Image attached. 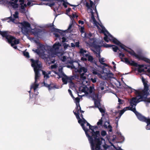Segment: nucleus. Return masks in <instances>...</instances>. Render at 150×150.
<instances>
[{
	"label": "nucleus",
	"instance_id": "obj_1",
	"mask_svg": "<svg viewBox=\"0 0 150 150\" xmlns=\"http://www.w3.org/2000/svg\"><path fill=\"white\" fill-rule=\"evenodd\" d=\"M142 80L144 86L143 90L141 92L135 89L133 90L134 91L135 94L136 95H138V96L140 97L139 98L141 99L143 97H144L145 96H147L149 94V91H148L149 86L148 84V81L146 80L143 77H142Z\"/></svg>",
	"mask_w": 150,
	"mask_h": 150
},
{
	"label": "nucleus",
	"instance_id": "obj_2",
	"mask_svg": "<svg viewBox=\"0 0 150 150\" xmlns=\"http://www.w3.org/2000/svg\"><path fill=\"white\" fill-rule=\"evenodd\" d=\"M88 140L91 144V150H100L102 141H105L103 138L98 137L94 139L90 137Z\"/></svg>",
	"mask_w": 150,
	"mask_h": 150
},
{
	"label": "nucleus",
	"instance_id": "obj_3",
	"mask_svg": "<svg viewBox=\"0 0 150 150\" xmlns=\"http://www.w3.org/2000/svg\"><path fill=\"white\" fill-rule=\"evenodd\" d=\"M79 53L81 56L83 57L81 58V60L83 62H86L87 60L91 63L93 62L94 58L92 56L90 55V54L86 50L83 48L80 49Z\"/></svg>",
	"mask_w": 150,
	"mask_h": 150
},
{
	"label": "nucleus",
	"instance_id": "obj_4",
	"mask_svg": "<svg viewBox=\"0 0 150 150\" xmlns=\"http://www.w3.org/2000/svg\"><path fill=\"white\" fill-rule=\"evenodd\" d=\"M112 41L114 43L119 46L122 49H123L124 50L128 52L131 55L135 57L137 54L133 50L130 48H129V49L131 50V51L128 50L127 49L125 48V47H126L125 46L121 43L116 39L115 38H113Z\"/></svg>",
	"mask_w": 150,
	"mask_h": 150
},
{
	"label": "nucleus",
	"instance_id": "obj_5",
	"mask_svg": "<svg viewBox=\"0 0 150 150\" xmlns=\"http://www.w3.org/2000/svg\"><path fill=\"white\" fill-rule=\"evenodd\" d=\"M132 106L131 107H128L127 108V109H128V110L133 111L135 114L138 119L139 120L144 121H146L147 122L149 123L150 122V120H146V118L137 111L135 107L133 108V105H132V106Z\"/></svg>",
	"mask_w": 150,
	"mask_h": 150
},
{
	"label": "nucleus",
	"instance_id": "obj_6",
	"mask_svg": "<svg viewBox=\"0 0 150 150\" xmlns=\"http://www.w3.org/2000/svg\"><path fill=\"white\" fill-rule=\"evenodd\" d=\"M0 34L3 38H5V40L8 42L9 43L13 42V40L15 39L14 37L8 35V32L7 31H2L0 30Z\"/></svg>",
	"mask_w": 150,
	"mask_h": 150
},
{
	"label": "nucleus",
	"instance_id": "obj_7",
	"mask_svg": "<svg viewBox=\"0 0 150 150\" xmlns=\"http://www.w3.org/2000/svg\"><path fill=\"white\" fill-rule=\"evenodd\" d=\"M86 126H88L89 127V129H88L89 131H88V132H90L91 134V135H90V136L91 137L94 139L100 137H99L100 136V131H96L95 132L93 131V129H91V127H92V126L87 122H86Z\"/></svg>",
	"mask_w": 150,
	"mask_h": 150
},
{
	"label": "nucleus",
	"instance_id": "obj_8",
	"mask_svg": "<svg viewBox=\"0 0 150 150\" xmlns=\"http://www.w3.org/2000/svg\"><path fill=\"white\" fill-rule=\"evenodd\" d=\"M21 31L23 33L28 34L29 32L28 28L30 27V25L28 22L24 21L20 23Z\"/></svg>",
	"mask_w": 150,
	"mask_h": 150
},
{
	"label": "nucleus",
	"instance_id": "obj_9",
	"mask_svg": "<svg viewBox=\"0 0 150 150\" xmlns=\"http://www.w3.org/2000/svg\"><path fill=\"white\" fill-rule=\"evenodd\" d=\"M78 122L79 124H81L83 129L85 131L86 135L88 138V139H90V137H91L90 136V135L88 133V131H89V130L87 128H86L84 126V124L86 123L87 121L84 118H83L82 120L81 119L79 120Z\"/></svg>",
	"mask_w": 150,
	"mask_h": 150
},
{
	"label": "nucleus",
	"instance_id": "obj_10",
	"mask_svg": "<svg viewBox=\"0 0 150 150\" xmlns=\"http://www.w3.org/2000/svg\"><path fill=\"white\" fill-rule=\"evenodd\" d=\"M124 59L125 60V62L126 64L135 67H138V69H142V67H144L143 65L138 64L137 63L135 62L134 61L132 60H131V61H129L127 58H124Z\"/></svg>",
	"mask_w": 150,
	"mask_h": 150
},
{
	"label": "nucleus",
	"instance_id": "obj_11",
	"mask_svg": "<svg viewBox=\"0 0 150 150\" xmlns=\"http://www.w3.org/2000/svg\"><path fill=\"white\" fill-rule=\"evenodd\" d=\"M30 62L31 63V66L33 67L34 70L39 69L41 67V65L39 63V60L38 59L35 60L33 59H30Z\"/></svg>",
	"mask_w": 150,
	"mask_h": 150
},
{
	"label": "nucleus",
	"instance_id": "obj_12",
	"mask_svg": "<svg viewBox=\"0 0 150 150\" xmlns=\"http://www.w3.org/2000/svg\"><path fill=\"white\" fill-rule=\"evenodd\" d=\"M100 26L102 29L101 32L103 33L104 35L105 36L103 38V39L105 42H109V40H108V36L106 33L108 34H109V32L106 30L105 27L103 25H100Z\"/></svg>",
	"mask_w": 150,
	"mask_h": 150
},
{
	"label": "nucleus",
	"instance_id": "obj_13",
	"mask_svg": "<svg viewBox=\"0 0 150 150\" xmlns=\"http://www.w3.org/2000/svg\"><path fill=\"white\" fill-rule=\"evenodd\" d=\"M135 57L137 58L139 60H142L150 64V60L142 55L137 54Z\"/></svg>",
	"mask_w": 150,
	"mask_h": 150
},
{
	"label": "nucleus",
	"instance_id": "obj_14",
	"mask_svg": "<svg viewBox=\"0 0 150 150\" xmlns=\"http://www.w3.org/2000/svg\"><path fill=\"white\" fill-rule=\"evenodd\" d=\"M141 101H142L141 100V99L140 98L137 99V97L132 98L130 100V105L131 106H132V105H136L137 103H138Z\"/></svg>",
	"mask_w": 150,
	"mask_h": 150
},
{
	"label": "nucleus",
	"instance_id": "obj_15",
	"mask_svg": "<svg viewBox=\"0 0 150 150\" xmlns=\"http://www.w3.org/2000/svg\"><path fill=\"white\" fill-rule=\"evenodd\" d=\"M42 30L41 29L38 28H35L34 29H31V32L35 36L38 37L40 35V33L42 32Z\"/></svg>",
	"mask_w": 150,
	"mask_h": 150
},
{
	"label": "nucleus",
	"instance_id": "obj_16",
	"mask_svg": "<svg viewBox=\"0 0 150 150\" xmlns=\"http://www.w3.org/2000/svg\"><path fill=\"white\" fill-rule=\"evenodd\" d=\"M18 0H15L14 2L11 1H9L8 4L10 6H11L13 8L16 9L18 7V5L17 3Z\"/></svg>",
	"mask_w": 150,
	"mask_h": 150
},
{
	"label": "nucleus",
	"instance_id": "obj_17",
	"mask_svg": "<svg viewBox=\"0 0 150 150\" xmlns=\"http://www.w3.org/2000/svg\"><path fill=\"white\" fill-rule=\"evenodd\" d=\"M77 71L79 73V74H81V73L82 72L85 73L87 72V69L86 68L84 67L80 66L79 67H78Z\"/></svg>",
	"mask_w": 150,
	"mask_h": 150
},
{
	"label": "nucleus",
	"instance_id": "obj_18",
	"mask_svg": "<svg viewBox=\"0 0 150 150\" xmlns=\"http://www.w3.org/2000/svg\"><path fill=\"white\" fill-rule=\"evenodd\" d=\"M39 69H36L34 70L35 72V83H37L38 81V79H39L40 77V74L39 71Z\"/></svg>",
	"mask_w": 150,
	"mask_h": 150
},
{
	"label": "nucleus",
	"instance_id": "obj_19",
	"mask_svg": "<svg viewBox=\"0 0 150 150\" xmlns=\"http://www.w3.org/2000/svg\"><path fill=\"white\" fill-rule=\"evenodd\" d=\"M91 18L92 19L93 22L95 24V25L97 26L98 28H99V26L98 25V24L99 25H100L99 24V23H98L96 21L94 16V13L93 12L92 10L91 9Z\"/></svg>",
	"mask_w": 150,
	"mask_h": 150
},
{
	"label": "nucleus",
	"instance_id": "obj_20",
	"mask_svg": "<svg viewBox=\"0 0 150 150\" xmlns=\"http://www.w3.org/2000/svg\"><path fill=\"white\" fill-rule=\"evenodd\" d=\"M54 31L57 33H59L60 34V35L62 36H64L65 35V31H62L60 29L55 28H54Z\"/></svg>",
	"mask_w": 150,
	"mask_h": 150
},
{
	"label": "nucleus",
	"instance_id": "obj_21",
	"mask_svg": "<svg viewBox=\"0 0 150 150\" xmlns=\"http://www.w3.org/2000/svg\"><path fill=\"white\" fill-rule=\"evenodd\" d=\"M68 79V76L65 74H63V77H62V80L64 84H67V82H69Z\"/></svg>",
	"mask_w": 150,
	"mask_h": 150
},
{
	"label": "nucleus",
	"instance_id": "obj_22",
	"mask_svg": "<svg viewBox=\"0 0 150 150\" xmlns=\"http://www.w3.org/2000/svg\"><path fill=\"white\" fill-rule=\"evenodd\" d=\"M92 44L93 46L97 52L100 51V46L99 45L96 44L94 42H93Z\"/></svg>",
	"mask_w": 150,
	"mask_h": 150
},
{
	"label": "nucleus",
	"instance_id": "obj_23",
	"mask_svg": "<svg viewBox=\"0 0 150 150\" xmlns=\"http://www.w3.org/2000/svg\"><path fill=\"white\" fill-rule=\"evenodd\" d=\"M94 104L95 107L97 108H98L100 106V101L97 99H95L94 100Z\"/></svg>",
	"mask_w": 150,
	"mask_h": 150
},
{
	"label": "nucleus",
	"instance_id": "obj_24",
	"mask_svg": "<svg viewBox=\"0 0 150 150\" xmlns=\"http://www.w3.org/2000/svg\"><path fill=\"white\" fill-rule=\"evenodd\" d=\"M61 46V44L59 42H56L53 45V47L55 50H58Z\"/></svg>",
	"mask_w": 150,
	"mask_h": 150
},
{
	"label": "nucleus",
	"instance_id": "obj_25",
	"mask_svg": "<svg viewBox=\"0 0 150 150\" xmlns=\"http://www.w3.org/2000/svg\"><path fill=\"white\" fill-rule=\"evenodd\" d=\"M91 97L92 98L93 100H94L95 99L98 98V94H96L94 92L92 93Z\"/></svg>",
	"mask_w": 150,
	"mask_h": 150
},
{
	"label": "nucleus",
	"instance_id": "obj_26",
	"mask_svg": "<svg viewBox=\"0 0 150 150\" xmlns=\"http://www.w3.org/2000/svg\"><path fill=\"white\" fill-rule=\"evenodd\" d=\"M49 2H50V3H43V4L48 5L50 7H52L55 5V3L54 2V1Z\"/></svg>",
	"mask_w": 150,
	"mask_h": 150
},
{
	"label": "nucleus",
	"instance_id": "obj_27",
	"mask_svg": "<svg viewBox=\"0 0 150 150\" xmlns=\"http://www.w3.org/2000/svg\"><path fill=\"white\" fill-rule=\"evenodd\" d=\"M42 74L44 75V78H46V79H47L50 78L49 74H50V73H48L47 74L46 72L42 70Z\"/></svg>",
	"mask_w": 150,
	"mask_h": 150
},
{
	"label": "nucleus",
	"instance_id": "obj_28",
	"mask_svg": "<svg viewBox=\"0 0 150 150\" xmlns=\"http://www.w3.org/2000/svg\"><path fill=\"white\" fill-rule=\"evenodd\" d=\"M145 96V97H144V96L141 99V100L142 101H144L150 103V98H147V96Z\"/></svg>",
	"mask_w": 150,
	"mask_h": 150
},
{
	"label": "nucleus",
	"instance_id": "obj_29",
	"mask_svg": "<svg viewBox=\"0 0 150 150\" xmlns=\"http://www.w3.org/2000/svg\"><path fill=\"white\" fill-rule=\"evenodd\" d=\"M107 74L108 76L110 78H112L114 76V74L111 72H110V71L108 69L107 72H105Z\"/></svg>",
	"mask_w": 150,
	"mask_h": 150
},
{
	"label": "nucleus",
	"instance_id": "obj_30",
	"mask_svg": "<svg viewBox=\"0 0 150 150\" xmlns=\"http://www.w3.org/2000/svg\"><path fill=\"white\" fill-rule=\"evenodd\" d=\"M68 79L69 80V82H70L71 85L73 86H74V83L72 81V80L74 79V78L73 76H71V77H68Z\"/></svg>",
	"mask_w": 150,
	"mask_h": 150
},
{
	"label": "nucleus",
	"instance_id": "obj_31",
	"mask_svg": "<svg viewBox=\"0 0 150 150\" xmlns=\"http://www.w3.org/2000/svg\"><path fill=\"white\" fill-rule=\"evenodd\" d=\"M55 74H57L58 76L57 77V78L58 79L61 78H62L63 76V74H64L63 72H61L60 74L58 72H55Z\"/></svg>",
	"mask_w": 150,
	"mask_h": 150
},
{
	"label": "nucleus",
	"instance_id": "obj_32",
	"mask_svg": "<svg viewBox=\"0 0 150 150\" xmlns=\"http://www.w3.org/2000/svg\"><path fill=\"white\" fill-rule=\"evenodd\" d=\"M81 107L80 105L79 106V105H76V106L75 108V112L79 113V112L80 111V110H81Z\"/></svg>",
	"mask_w": 150,
	"mask_h": 150
},
{
	"label": "nucleus",
	"instance_id": "obj_33",
	"mask_svg": "<svg viewBox=\"0 0 150 150\" xmlns=\"http://www.w3.org/2000/svg\"><path fill=\"white\" fill-rule=\"evenodd\" d=\"M112 49L113 51L115 52H117V50H119V51L120 52H121V51L120 50H119L118 47L114 45V46L112 47Z\"/></svg>",
	"mask_w": 150,
	"mask_h": 150
},
{
	"label": "nucleus",
	"instance_id": "obj_34",
	"mask_svg": "<svg viewBox=\"0 0 150 150\" xmlns=\"http://www.w3.org/2000/svg\"><path fill=\"white\" fill-rule=\"evenodd\" d=\"M119 57L121 59V61L123 62H125V61H124L123 60V59L122 58L123 57H125V54L122 53L121 52L119 53Z\"/></svg>",
	"mask_w": 150,
	"mask_h": 150
},
{
	"label": "nucleus",
	"instance_id": "obj_35",
	"mask_svg": "<svg viewBox=\"0 0 150 150\" xmlns=\"http://www.w3.org/2000/svg\"><path fill=\"white\" fill-rule=\"evenodd\" d=\"M98 53L97 51H93V52L96 55V56L98 58H100V51L98 52Z\"/></svg>",
	"mask_w": 150,
	"mask_h": 150
},
{
	"label": "nucleus",
	"instance_id": "obj_36",
	"mask_svg": "<svg viewBox=\"0 0 150 150\" xmlns=\"http://www.w3.org/2000/svg\"><path fill=\"white\" fill-rule=\"evenodd\" d=\"M80 74L81 79L83 80H85L86 78V76H84L85 73H81V74Z\"/></svg>",
	"mask_w": 150,
	"mask_h": 150
},
{
	"label": "nucleus",
	"instance_id": "obj_37",
	"mask_svg": "<svg viewBox=\"0 0 150 150\" xmlns=\"http://www.w3.org/2000/svg\"><path fill=\"white\" fill-rule=\"evenodd\" d=\"M127 107H125L124 108L123 110L120 111V112L119 114L120 116H122V115L127 110Z\"/></svg>",
	"mask_w": 150,
	"mask_h": 150
},
{
	"label": "nucleus",
	"instance_id": "obj_38",
	"mask_svg": "<svg viewBox=\"0 0 150 150\" xmlns=\"http://www.w3.org/2000/svg\"><path fill=\"white\" fill-rule=\"evenodd\" d=\"M68 63L71 65L70 67V66L68 65L67 66V67L69 68L71 67L72 68H74V65L73 64V62L72 61H70L68 62Z\"/></svg>",
	"mask_w": 150,
	"mask_h": 150
},
{
	"label": "nucleus",
	"instance_id": "obj_39",
	"mask_svg": "<svg viewBox=\"0 0 150 150\" xmlns=\"http://www.w3.org/2000/svg\"><path fill=\"white\" fill-rule=\"evenodd\" d=\"M80 98L78 97H77L75 99V103L76 104V105H79V102H80Z\"/></svg>",
	"mask_w": 150,
	"mask_h": 150
},
{
	"label": "nucleus",
	"instance_id": "obj_40",
	"mask_svg": "<svg viewBox=\"0 0 150 150\" xmlns=\"http://www.w3.org/2000/svg\"><path fill=\"white\" fill-rule=\"evenodd\" d=\"M73 112H74V114L75 115L76 118L78 120H79L81 119L79 117V113L74 112V110L73 111Z\"/></svg>",
	"mask_w": 150,
	"mask_h": 150
},
{
	"label": "nucleus",
	"instance_id": "obj_41",
	"mask_svg": "<svg viewBox=\"0 0 150 150\" xmlns=\"http://www.w3.org/2000/svg\"><path fill=\"white\" fill-rule=\"evenodd\" d=\"M23 55L25 56L26 57L29 58L30 57V56L29 53L28 52H23Z\"/></svg>",
	"mask_w": 150,
	"mask_h": 150
},
{
	"label": "nucleus",
	"instance_id": "obj_42",
	"mask_svg": "<svg viewBox=\"0 0 150 150\" xmlns=\"http://www.w3.org/2000/svg\"><path fill=\"white\" fill-rule=\"evenodd\" d=\"M108 39L110 41L112 40L114 38L109 33V34H108Z\"/></svg>",
	"mask_w": 150,
	"mask_h": 150
},
{
	"label": "nucleus",
	"instance_id": "obj_43",
	"mask_svg": "<svg viewBox=\"0 0 150 150\" xmlns=\"http://www.w3.org/2000/svg\"><path fill=\"white\" fill-rule=\"evenodd\" d=\"M18 14H19V13L18 11H16L15 12V13L13 15V16L15 18H18Z\"/></svg>",
	"mask_w": 150,
	"mask_h": 150
},
{
	"label": "nucleus",
	"instance_id": "obj_44",
	"mask_svg": "<svg viewBox=\"0 0 150 150\" xmlns=\"http://www.w3.org/2000/svg\"><path fill=\"white\" fill-rule=\"evenodd\" d=\"M133 90H134V89L132 88L131 87H129L127 91L129 93H131L132 92H134V91Z\"/></svg>",
	"mask_w": 150,
	"mask_h": 150
},
{
	"label": "nucleus",
	"instance_id": "obj_45",
	"mask_svg": "<svg viewBox=\"0 0 150 150\" xmlns=\"http://www.w3.org/2000/svg\"><path fill=\"white\" fill-rule=\"evenodd\" d=\"M93 87L92 86H90L88 91L91 94L92 93H93Z\"/></svg>",
	"mask_w": 150,
	"mask_h": 150
},
{
	"label": "nucleus",
	"instance_id": "obj_46",
	"mask_svg": "<svg viewBox=\"0 0 150 150\" xmlns=\"http://www.w3.org/2000/svg\"><path fill=\"white\" fill-rule=\"evenodd\" d=\"M104 47H106V48H108V47H112L114 46L113 45H109L108 44H105V45H104Z\"/></svg>",
	"mask_w": 150,
	"mask_h": 150
},
{
	"label": "nucleus",
	"instance_id": "obj_47",
	"mask_svg": "<svg viewBox=\"0 0 150 150\" xmlns=\"http://www.w3.org/2000/svg\"><path fill=\"white\" fill-rule=\"evenodd\" d=\"M39 85V84H37L35 83V84L33 86V88L34 91H35L38 87Z\"/></svg>",
	"mask_w": 150,
	"mask_h": 150
},
{
	"label": "nucleus",
	"instance_id": "obj_48",
	"mask_svg": "<svg viewBox=\"0 0 150 150\" xmlns=\"http://www.w3.org/2000/svg\"><path fill=\"white\" fill-rule=\"evenodd\" d=\"M106 132L105 130H103L101 132V134L103 137H104L106 134Z\"/></svg>",
	"mask_w": 150,
	"mask_h": 150
},
{
	"label": "nucleus",
	"instance_id": "obj_49",
	"mask_svg": "<svg viewBox=\"0 0 150 150\" xmlns=\"http://www.w3.org/2000/svg\"><path fill=\"white\" fill-rule=\"evenodd\" d=\"M100 111V112L101 113H104L105 112V110L104 109H103L102 108L100 107H99L98 108Z\"/></svg>",
	"mask_w": 150,
	"mask_h": 150
},
{
	"label": "nucleus",
	"instance_id": "obj_50",
	"mask_svg": "<svg viewBox=\"0 0 150 150\" xmlns=\"http://www.w3.org/2000/svg\"><path fill=\"white\" fill-rule=\"evenodd\" d=\"M102 118L100 119L99 120V121L97 122V125H101L102 124L103 120H102Z\"/></svg>",
	"mask_w": 150,
	"mask_h": 150
},
{
	"label": "nucleus",
	"instance_id": "obj_51",
	"mask_svg": "<svg viewBox=\"0 0 150 150\" xmlns=\"http://www.w3.org/2000/svg\"><path fill=\"white\" fill-rule=\"evenodd\" d=\"M99 60L100 62L102 64L103 63V62H104V59L103 58H99Z\"/></svg>",
	"mask_w": 150,
	"mask_h": 150
},
{
	"label": "nucleus",
	"instance_id": "obj_52",
	"mask_svg": "<svg viewBox=\"0 0 150 150\" xmlns=\"http://www.w3.org/2000/svg\"><path fill=\"white\" fill-rule=\"evenodd\" d=\"M13 42L15 44H19L20 42L19 40L18 39H15L13 41Z\"/></svg>",
	"mask_w": 150,
	"mask_h": 150
},
{
	"label": "nucleus",
	"instance_id": "obj_53",
	"mask_svg": "<svg viewBox=\"0 0 150 150\" xmlns=\"http://www.w3.org/2000/svg\"><path fill=\"white\" fill-rule=\"evenodd\" d=\"M118 102L119 103H118L119 105L123 104L124 103V101L119 98L118 99Z\"/></svg>",
	"mask_w": 150,
	"mask_h": 150
},
{
	"label": "nucleus",
	"instance_id": "obj_54",
	"mask_svg": "<svg viewBox=\"0 0 150 150\" xmlns=\"http://www.w3.org/2000/svg\"><path fill=\"white\" fill-rule=\"evenodd\" d=\"M33 51H34L35 52L37 53L38 54H39L40 52V51L38 49H36L35 50H33Z\"/></svg>",
	"mask_w": 150,
	"mask_h": 150
},
{
	"label": "nucleus",
	"instance_id": "obj_55",
	"mask_svg": "<svg viewBox=\"0 0 150 150\" xmlns=\"http://www.w3.org/2000/svg\"><path fill=\"white\" fill-rule=\"evenodd\" d=\"M63 46L64 49H66L69 46V45L67 44L66 43H64L63 44Z\"/></svg>",
	"mask_w": 150,
	"mask_h": 150
},
{
	"label": "nucleus",
	"instance_id": "obj_56",
	"mask_svg": "<svg viewBox=\"0 0 150 150\" xmlns=\"http://www.w3.org/2000/svg\"><path fill=\"white\" fill-rule=\"evenodd\" d=\"M84 28L83 27H81L80 28V31L82 33H84Z\"/></svg>",
	"mask_w": 150,
	"mask_h": 150
},
{
	"label": "nucleus",
	"instance_id": "obj_57",
	"mask_svg": "<svg viewBox=\"0 0 150 150\" xmlns=\"http://www.w3.org/2000/svg\"><path fill=\"white\" fill-rule=\"evenodd\" d=\"M68 91L69 93V94L71 95V96L73 98H74V96L72 93L70 89H68Z\"/></svg>",
	"mask_w": 150,
	"mask_h": 150
},
{
	"label": "nucleus",
	"instance_id": "obj_58",
	"mask_svg": "<svg viewBox=\"0 0 150 150\" xmlns=\"http://www.w3.org/2000/svg\"><path fill=\"white\" fill-rule=\"evenodd\" d=\"M138 71L139 73H142L145 71L144 69H138Z\"/></svg>",
	"mask_w": 150,
	"mask_h": 150
},
{
	"label": "nucleus",
	"instance_id": "obj_59",
	"mask_svg": "<svg viewBox=\"0 0 150 150\" xmlns=\"http://www.w3.org/2000/svg\"><path fill=\"white\" fill-rule=\"evenodd\" d=\"M62 2H63L62 3V5L64 6V8H67V6L66 3V2L64 0V1Z\"/></svg>",
	"mask_w": 150,
	"mask_h": 150
},
{
	"label": "nucleus",
	"instance_id": "obj_60",
	"mask_svg": "<svg viewBox=\"0 0 150 150\" xmlns=\"http://www.w3.org/2000/svg\"><path fill=\"white\" fill-rule=\"evenodd\" d=\"M103 84V83H101L100 84V89L102 91L104 90V87L103 86H102Z\"/></svg>",
	"mask_w": 150,
	"mask_h": 150
},
{
	"label": "nucleus",
	"instance_id": "obj_61",
	"mask_svg": "<svg viewBox=\"0 0 150 150\" xmlns=\"http://www.w3.org/2000/svg\"><path fill=\"white\" fill-rule=\"evenodd\" d=\"M93 74L96 75L98 74L97 70L95 69L93 70Z\"/></svg>",
	"mask_w": 150,
	"mask_h": 150
},
{
	"label": "nucleus",
	"instance_id": "obj_62",
	"mask_svg": "<svg viewBox=\"0 0 150 150\" xmlns=\"http://www.w3.org/2000/svg\"><path fill=\"white\" fill-rule=\"evenodd\" d=\"M91 80L93 83H95L96 82V78L94 79L91 78Z\"/></svg>",
	"mask_w": 150,
	"mask_h": 150
},
{
	"label": "nucleus",
	"instance_id": "obj_63",
	"mask_svg": "<svg viewBox=\"0 0 150 150\" xmlns=\"http://www.w3.org/2000/svg\"><path fill=\"white\" fill-rule=\"evenodd\" d=\"M56 87L54 85L53 86H50V87H49L48 88V90H50L53 88H54Z\"/></svg>",
	"mask_w": 150,
	"mask_h": 150
},
{
	"label": "nucleus",
	"instance_id": "obj_64",
	"mask_svg": "<svg viewBox=\"0 0 150 150\" xmlns=\"http://www.w3.org/2000/svg\"><path fill=\"white\" fill-rule=\"evenodd\" d=\"M53 34L55 35V37L58 38H59L60 36L58 34L56 33H54Z\"/></svg>",
	"mask_w": 150,
	"mask_h": 150
}]
</instances>
